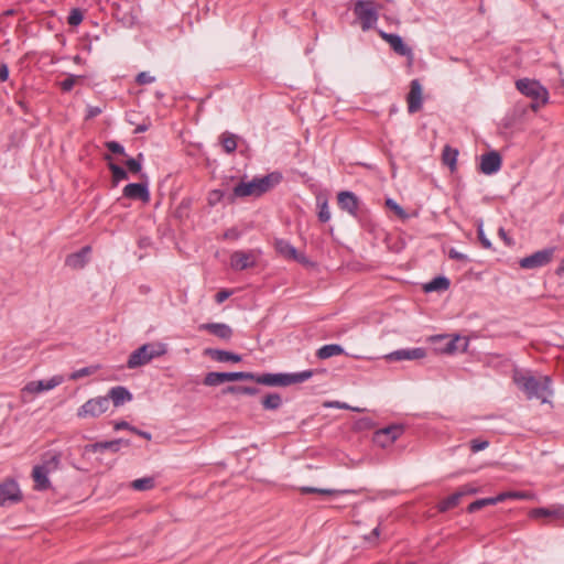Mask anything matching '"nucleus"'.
Segmentation results:
<instances>
[{
	"label": "nucleus",
	"instance_id": "46",
	"mask_svg": "<svg viewBox=\"0 0 564 564\" xmlns=\"http://www.w3.org/2000/svg\"><path fill=\"white\" fill-rule=\"evenodd\" d=\"M498 496H502L503 501L507 499H529L531 497L530 494L524 491H506L499 494Z\"/></svg>",
	"mask_w": 564,
	"mask_h": 564
},
{
	"label": "nucleus",
	"instance_id": "19",
	"mask_svg": "<svg viewBox=\"0 0 564 564\" xmlns=\"http://www.w3.org/2000/svg\"><path fill=\"white\" fill-rule=\"evenodd\" d=\"M426 356L424 348H405L394 350L386 356L390 361H402V360H416L422 359Z\"/></svg>",
	"mask_w": 564,
	"mask_h": 564
},
{
	"label": "nucleus",
	"instance_id": "11",
	"mask_svg": "<svg viewBox=\"0 0 564 564\" xmlns=\"http://www.w3.org/2000/svg\"><path fill=\"white\" fill-rule=\"evenodd\" d=\"M252 378H253V372H243V371L216 372V371H212L205 376L203 382L207 387H216V386L223 384L225 382H229V381H246V380L251 381Z\"/></svg>",
	"mask_w": 564,
	"mask_h": 564
},
{
	"label": "nucleus",
	"instance_id": "18",
	"mask_svg": "<svg viewBox=\"0 0 564 564\" xmlns=\"http://www.w3.org/2000/svg\"><path fill=\"white\" fill-rule=\"evenodd\" d=\"M501 167V156L497 151H491L481 155L479 170L486 175L497 173Z\"/></svg>",
	"mask_w": 564,
	"mask_h": 564
},
{
	"label": "nucleus",
	"instance_id": "54",
	"mask_svg": "<svg viewBox=\"0 0 564 564\" xmlns=\"http://www.w3.org/2000/svg\"><path fill=\"white\" fill-rule=\"evenodd\" d=\"M448 256L451 259H454V260H457V261H463V262H467L469 261L468 257L459 251H457L456 249H451L449 252H448Z\"/></svg>",
	"mask_w": 564,
	"mask_h": 564
},
{
	"label": "nucleus",
	"instance_id": "35",
	"mask_svg": "<svg viewBox=\"0 0 564 564\" xmlns=\"http://www.w3.org/2000/svg\"><path fill=\"white\" fill-rule=\"evenodd\" d=\"M358 525L357 534L364 540V543L366 545H372L376 543L378 536H379V525H376L370 533H367L365 529L359 528V523H356Z\"/></svg>",
	"mask_w": 564,
	"mask_h": 564
},
{
	"label": "nucleus",
	"instance_id": "20",
	"mask_svg": "<svg viewBox=\"0 0 564 564\" xmlns=\"http://www.w3.org/2000/svg\"><path fill=\"white\" fill-rule=\"evenodd\" d=\"M381 37L388 42L391 48L401 56L412 57V50L404 44L402 37L398 34L386 33L380 31Z\"/></svg>",
	"mask_w": 564,
	"mask_h": 564
},
{
	"label": "nucleus",
	"instance_id": "13",
	"mask_svg": "<svg viewBox=\"0 0 564 564\" xmlns=\"http://www.w3.org/2000/svg\"><path fill=\"white\" fill-rule=\"evenodd\" d=\"M109 408L107 397H97L86 401L78 410L77 416L82 419L97 417L105 413Z\"/></svg>",
	"mask_w": 564,
	"mask_h": 564
},
{
	"label": "nucleus",
	"instance_id": "64",
	"mask_svg": "<svg viewBox=\"0 0 564 564\" xmlns=\"http://www.w3.org/2000/svg\"><path fill=\"white\" fill-rule=\"evenodd\" d=\"M145 130H147V126H138L135 129V132L139 133V132H143Z\"/></svg>",
	"mask_w": 564,
	"mask_h": 564
},
{
	"label": "nucleus",
	"instance_id": "3",
	"mask_svg": "<svg viewBox=\"0 0 564 564\" xmlns=\"http://www.w3.org/2000/svg\"><path fill=\"white\" fill-rule=\"evenodd\" d=\"M313 375V370H304L295 373H253L251 381L268 387H288L304 382L312 378Z\"/></svg>",
	"mask_w": 564,
	"mask_h": 564
},
{
	"label": "nucleus",
	"instance_id": "1",
	"mask_svg": "<svg viewBox=\"0 0 564 564\" xmlns=\"http://www.w3.org/2000/svg\"><path fill=\"white\" fill-rule=\"evenodd\" d=\"M512 378L529 400L538 399L542 403H547L549 399L553 395L550 376L534 377L529 372L516 370Z\"/></svg>",
	"mask_w": 564,
	"mask_h": 564
},
{
	"label": "nucleus",
	"instance_id": "57",
	"mask_svg": "<svg viewBox=\"0 0 564 564\" xmlns=\"http://www.w3.org/2000/svg\"><path fill=\"white\" fill-rule=\"evenodd\" d=\"M9 77V67L6 63L0 64V82H6Z\"/></svg>",
	"mask_w": 564,
	"mask_h": 564
},
{
	"label": "nucleus",
	"instance_id": "5",
	"mask_svg": "<svg viewBox=\"0 0 564 564\" xmlns=\"http://www.w3.org/2000/svg\"><path fill=\"white\" fill-rule=\"evenodd\" d=\"M166 352V346L161 343H147L132 351L128 358L127 367L135 369L152 361L154 358L161 357Z\"/></svg>",
	"mask_w": 564,
	"mask_h": 564
},
{
	"label": "nucleus",
	"instance_id": "60",
	"mask_svg": "<svg viewBox=\"0 0 564 564\" xmlns=\"http://www.w3.org/2000/svg\"><path fill=\"white\" fill-rule=\"evenodd\" d=\"M260 392V389L257 387H246V394L248 395H254Z\"/></svg>",
	"mask_w": 564,
	"mask_h": 564
},
{
	"label": "nucleus",
	"instance_id": "25",
	"mask_svg": "<svg viewBox=\"0 0 564 564\" xmlns=\"http://www.w3.org/2000/svg\"><path fill=\"white\" fill-rule=\"evenodd\" d=\"M205 355L209 356L210 358H213L214 360H216L218 362H227V361L239 362V361H241L240 355H237V354H234V352H230L227 350H221V349L208 348L205 350Z\"/></svg>",
	"mask_w": 564,
	"mask_h": 564
},
{
	"label": "nucleus",
	"instance_id": "51",
	"mask_svg": "<svg viewBox=\"0 0 564 564\" xmlns=\"http://www.w3.org/2000/svg\"><path fill=\"white\" fill-rule=\"evenodd\" d=\"M300 490H301L302 494H319V495H323V496L332 495L333 494L332 490L318 489V488H315V487H301Z\"/></svg>",
	"mask_w": 564,
	"mask_h": 564
},
{
	"label": "nucleus",
	"instance_id": "40",
	"mask_svg": "<svg viewBox=\"0 0 564 564\" xmlns=\"http://www.w3.org/2000/svg\"><path fill=\"white\" fill-rule=\"evenodd\" d=\"M142 161H143V154L142 153H139L137 158H130L128 159L124 164L127 166V169L133 173V174H137V173H140L141 170H142Z\"/></svg>",
	"mask_w": 564,
	"mask_h": 564
},
{
	"label": "nucleus",
	"instance_id": "47",
	"mask_svg": "<svg viewBox=\"0 0 564 564\" xmlns=\"http://www.w3.org/2000/svg\"><path fill=\"white\" fill-rule=\"evenodd\" d=\"M488 446H489V442L485 441V440L475 438V440L470 441V449H471L473 453H477V452L484 451Z\"/></svg>",
	"mask_w": 564,
	"mask_h": 564
},
{
	"label": "nucleus",
	"instance_id": "61",
	"mask_svg": "<svg viewBox=\"0 0 564 564\" xmlns=\"http://www.w3.org/2000/svg\"><path fill=\"white\" fill-rule=\"evenodd\" d=\"M555 273L558 275V276H564V258L561 260L558 267L556 268V271Z\"/></svg>",
	"mask_w": 564,
	"mask_h": 564
},
{
	"label": "nucleus",
	"instance_id": "49",
	"mask_svg": "<svg viewBox=\"0 0 564 564\" xmlns=\"http://www.w3.org/2000/svg\"><path fill=\"white\" fill-rule=\"evenodd\" d=\"M106 147L110 152H112L115 154H121V155L126 154L124 148L117 141H109L106 143Z\"/></svg>",
	"mask_w": 564,
	"mask_h": 564
},
{
	"label": "nucleus",
	"instance_id": "58",
	"mask_svg": "<svg viewBox=\"0 0 564 564\" xmlns=\"http://www.w3.org/2000/svg\"><path fill=\"white\" fill-rule=\"evenodd\" d=\"M130 431L135 433L137 435L145 438V440H151V434L149 432H145V431H140L138 430L137 427H130Z\"/></svg>",
	"mask_w": 564,
	"mask_h": 564
},
{
	"label": "nucleus",
	"instance_id": "62",
	"mask_svg": "<svg viewBox=\"0 0 564 564\" xmlns=\"http://www.w3.org/2000/svg\"><path fill=\"white\" fill-rule=\"evenodd\" d=\"M292 260H295V261H297L300 263H307L308 262L306 257L303 253H299V252H296V257L293 258Z\"/></svg>",
	"mask_w": 564,
	"mask_h": 564
},
{
	"label": "nucleus",
	"instance_id": "21",
	"mask_svg": "<svg viewBox=\"0 0 564 564\" xmlns=\"http://www.w3.org/2000/svg\"><path fill=\"white\" fill-rule=\"evenodd\" d=\"M91 248L89 246L83 247L79 251L70 253L65 259V264L72 269H83L88 260Z\"/></svg>",
	"mask_w": 564,
	"mask_h": 564
},
{
	"label": "nucleus",
	"instance_id": "7",
	"mask_svg": "<svg viewBox=\"0 0 564 564\" xmlns=\"http://www.w3.org/2000/svg\"><path fill=\"white\" fill-rule=\"evenodd\" d=\"M64 382V377L61 375L53 376L48 380H35L28 382L22 389L20 393L21 401L23 403H28L29 395L42 393L44 391L53 390Z\"/></svg>",
	"mask_w": 564,
	"mask_h": 564
},
{
	"label": "nucleus",
	"instance_id": "31",
	"mask_svg": "<svg viewBox=\"0 0 564 564\" xmlns=\"http://www.w3.org/2000/svg\"><path fill=\"white\" fill-rule=\"evenodd\" d=\"M449 288V280L445 276H436L425 284L426 292L446 291Z\"/></svg>",
	"mask_w": 564,
	"mask_h": 564
},
{
	"label": "nucleus",
	"instance_id": "22",
	"mask_svg": "<svg viewBox=\"0 0 564 564\" xmlns=\"http://www.w3.org/2000/svg\"><path fill=\"white\" fill-rule=\"evenodd\" d=\"M529 516L533 519L551 517L555 520H564V506L554 505L549 508H535L530 511Z\"/></svg>",
	"mask_w": 564,
	"mask_h": 564
},
{
	"label": "nucleus",
	"instance_id": "16",
	"mask_svg": "<svg viewBox=\"0 0 564 564\" xmlns=\"http://www.w3.org/2000/svg\"><path fill=\"white\" fill-rule=\"evenodd\" d=\"M145 182L142 183H130L123 188V196L129 199H140L143 203H148L150 200V192L148 187V180L144 174L141 175Z\"/></svg>",
	"mask_w": 564,
	"mask_h": 564
},
{
	"label": "nucleus",
	"instance_id": "6",
	"mask_svg": "<svg viewBox=\"0 0 564 564\" xmlns=\"http://www.w3.org/2000/svg\"><path fill=\"white\" fill-rule=\"evenodd\" d=\"M517 89L524 96L532 99L531 109L536 111L549 100V91L538 80L521 78L516 82Z\"/></svg>",
	"mask_w": 564,
	"mask_h": 564
},
{
	"label": "nucleus",
	"instance_id": "23",
	"mask_svg": "<svg viewBox=\"0 0 564 564\" xmlns=\"http://www.w3.org/2000/svg\"><path fill=\"white\" fill-rule=\"evenodd\" d=\"M199 329L209 332L220 339L228 340L232 336V329L229 325L224 323H206L199 326Z\"/></svg>",
	"mask_w": 564,
	"mask_h": 564
},
{
	"label": "nucleus",
	"instance_id": "12",
	"mask_svg": "<svg viewBox=\"0 0 564 564\" xmlns=\"http://www.w3.org/2000/svg\"><path fill=\"white\" fill-rule=\"evenodd\" d=\"M23 499L22 491L19 487V484L12 479L8 478L0 484V506L9 507L15 503L21 502Z\"/></svg>",
	"mask_w": 564,
	"mask_h": 564
},
{
	"label": "nucleus",
	"instance_id": "33",
	"mask_svg": "<svg viewBox=\"0 0 564 564\" xmlns=\"http://www.w3.org/2000/svg\"><path fill=\"white\" fill-rule=\"evenodd\" d=\"M316 203L318 207V219L322 223H327L330 219L327 199L324 195H317Z\"/></svg>",
	"mask_w": 564,
	"mask_h": 564
},
{
	"label": "nucleus",
	"instance_id": "14",
	"mask_svg": "<svg viewBox=\"0 0 564 564\" xmlns=\"http://www.w3.org/2000/svg\"><path fill=\"white\" fill-rule=\"evenodd\" d=\"M434 341H442L443 346L440 350L445 354L464 352L468 348V339L459 335L451 337L448 335H437L433 337Z\"/></svg>",
	"mask_w": 564,
	"mask_h": 564
},
{
	"label": "nucleus",
	"instance_id": "52",
	"mask_svg": "<svg viewBox=\"0 0 564 564\" xmlns=\"http://www.w3.org/2000/svg\"><path fill=\"white\" fill-rule=\"evenodd\" d=\"M372 425H373L372 420L368 419V417L355 420V430H366V429H370Z\"/></svg>",
	"mask_w": 564,
	"mask_h": 564
},
{
	"label": "nucleus",
	"instance_id": "8",
	"mask_svg": "<svg viewBox=\"0 0 564 564\" xmlns=\"http://www.w3.org/2000/svg\"><path fill=\"white\" fill-rule=\"evenodd\" d=\"M557 251V247H547L541 250L533 252L530 256H527L519 261V265L522 269L532 270L542 268L549 264L553 258L555 252Z\"/></svg>",
	"mask_w": 564,
	"mask_h": 564
},
{
	"label": "nucleus",
	"instance_id": "26",
	"mask_svg": "<svg viewBox=\"0 0 564 564\" xmlns=\"http://www.w3.org/2000/svg\"><path fill=\"white\" fill-rule=\"evenodd\" d=\"M122 443H123L122 440L97 442V443L87 445L86 451L93 452V453L110 451V452L116 453L120 449V446Z\"/></svg>",
	"mask_w": 564,
	"mask_h": 564
},
{
	"label": "nucleus",
	"instance_id": "63",
	"mask_svg": "<svg viewBox=\"0 0 564 564\" xmlns=\"http://www.w3.org/2000/svg\"><path fill=\"white\" fill-rule=\"evenodd\" d=\"M459 490H466L467 491L466 495H471V494H475L477 491L474 487L468 486V485L463 486Z\"/></svg>",
	"mask_w": 564,
	"mask_h": 564
},
{
	"label": "nucleus",
	"instance_id": "50",
	"mask_svg": "<svg viewBox=\"0 0 564 564\" xmlns=\"http://www.w3.org/2000/svg\"><path fill=\"white\" fill-rule=\"evenodd\" d=\"M223 394H246V387L228 386L225 389H223Z\"/></svg>",
	"mask_w": 564,
	"mask_h": 564
},
{
	"label": "nucleus",
	"instance_id": "36",
	"mask_svg": "<svg viewBox=\"0 0 564 564\" xmlns=\"http://www.w3.org/2000/svg\"><path fill=\"white\" fill-rule=\"evenodd\" d=\"M338 206L343 210H347L349 214H352V192L345 191L340 192L337 196Z\"/></svg>",
	"mask_w": 564,
	"mask_h": 564
},
{
	"label": "nucleus",
	"instance_id": "28",
	"mask_svg": "<svg viewBox=\"0 0 564 564\" xmlns=\"http://www.w3.org/2000/svg\"><path fill=\"white\" fill-rule=\"evenodd\" d=\"M275 249L276 251L286 259H293L296 257L297 250L286 240L276 239L275 240Z\"/></svg>",
	"mask_w": 564,
	"mask_h": 564
},
{
	"label": "nucleus",
	"instance_id": "2",
	"mask_svg": "<svg viewBox=\"0 0 564 564\" xmlns=\"http://www.w3.org/2000/svg\"><path fill=\"white\" fill-rule=\"evenodd\" d=\"M281 180L279 174H269L260 178H253L250 182H240L234 187L232 193L228 196L229 202H234L236 197L261 196L271 189Z\"/></svg>",
	"mask_w": 564,
	"mask_h": 564
},
{
	"label": "nucleus",
	"instance_id": "48",
	"mask_svg": "<svg viewBox=\"0 0 564 564\" xmlns=\"http://www.w3.org/2000/svg\"><path fill=\"white\" fill-rule=\"evenodd\" d=\"M155 80L154 76H151L148 72H141L135 77V83L139 85L151 84Z\"/></svg>",
	"mask_w": 564,
	"mask_h": 564
},
{
	"label": "nucleus",
	"instance_id": "38",
	"mask_svg": "<svg viewBox=\"0 0 564 564\" xmlns=\"http://www.w3.org/2000/svg\"><path fill=\"white\" fill-rule=\"evenodd\" d=\"M131 487L138 491L150 490L154 487V479L152 477L139 478L131 482Z\"/></svg>",
	"mask_w": 564,
	"mask_h": 564
},
{
	"label": "nucleus",
	"instance_id": "10",
	"mask_svg": "<svg viewBox=\"0 0 564 564\" xmlns=\"http://www.w3.org/2000/svg\"><path fill=\"white\" fill-rule=\"evenodd\" d=\"M260 256L259 250H237L230 256V267L235 271H243L254 268Z\"/></svg>",
	"mask_w": 564,
	"mask_h": 564
},
{
	"label": "nucleus",
	"instance_id": "42",
	"mask_svg": "<svg viewBox=\"0 0 564 564\" xmlns=\"http://www.w3.org/2000/svg\"><path fill=\"white\" fill-rule=\"evenodd\" d=\"M82 79L78 75H68L64 80L59 83V87L64 93H68L73 89L75 84Z\"/></svg>",
	"mask_w": 564,
	"mask_h": 564
},
{
	"label": "nucleus",
	"instance_id": "56",
	"mask_svg": "<svg viewBox=\"0 0 564 564\" xmlns=\"http://www.w3.org/2000/svg\"><path fill=\"white\" fill-rule=\"evenodd\" d=\"M231 291L229 290H223V291H219L216 296H215V301L220 304L223 303L224 301H226L230 295H231Z\"/></svg>",
	"mask_w": 564,
	"mask_h": 564
},
{
	"label": "nucleus",
	"instance_id": "32",
	"mask_svg": "<svg viewBox=\"0 0 564 564\" xmlns=\"http://www.w3.org/2000/svg\"><path fill=\"white\" fill-rule=\"evenodd\" d=\"M341 352H343L341 346H339L337 344H330V345H325V346L321 347L317 350L316 356L319 359H327V358H330L333 356H338Z\"/></svg>",
	"mask_w": 564,
	"mask_h": 564
},
{
	"label": "nucleus",
	"instance_id": "39",
	"mask_svg": "<svg viewBox=\"0 0 564 564\" xmlns=\"http://www.w3.org/2000/svg\"><path fill=\"white\" fill-rule=\"evenodd\" d=\"M99 366L96 365V366H88V367H84V368H80L74 372H72L69 375V379L70 380H78L80 378H84V377H87V376H90V375H94L95 372H97L99 370Z\"/></svg>",
	"mask_w": 564,
	"mask_h": 564
},
{
	"label": "nucleus",
	"instance_id": "43",
	"mask_svg": "<svg viewBox=\"0 0 564 564\" xmlns=\"http://www.w3.org/2000/svg\"><path fill=\"white\" fill-rule=\"evenodd\" d=\"M84 14L83 11L78 8H74L70 10L69 15L67 18V22L72 26H77L83 22Z\"/></svg>",
	"mask_w": 564,
	"mask_h": 564
},
{
	"label": "nucleus",
	"instance_id": "53",
	"mask_svg": "<svg viewBox=\"0 0 564 564\" xmlns=\"http://www.w3.org/2000/svg\"><path fill=\"white\" fill-rule=\"evenodd\" d=\"M224 196H225V194H224L223 191L215 189V191L210 192L209 197H208V202H209L210 205H215L218 202H220L224 198Z\"/></svg>",
	"mask_w": 564,
	"mask_h": 564
},
{
	"label": "nucleus",
	"instance_id": "44",
	"mask_svg": "<svg viewBox=\"0 0 564 564\" xmlns=\"http://www.w3.org/2000/svg\"><path fill=\"white\" fill-rule=\"evenodd\" d=\"M386 206L389 209L393 210L400 218H406L408 217V215L404 212V209L395 200H393L392 198H388L386 200Z\"/></svg>",
	"mask_w": 564,
	"mask_h": 564
},
{
	"label": "nucleus",
	"instance_id": "37",
	"mask_svg": "<svg viewBox=\"0 0 564 564\" xmlns=\"http://www.w3.org/2000/svg\"><path fill=\"white\" fill-rule=\"evenodd\" d=\"M220 142L224 150L227 153H232L237 149V137L231 133H223L220 137Z\"/></svg>",
	"mask_w": 564,
	"mask_h": 564
},
{
	"label": "nucleus",
	"instance_id": "41",
	"mask_svg": "<svg viewBox=\"0 0 564 564\" xmlns=\"http://www.w3.org/2000/svg\"><path fill=\"white\" fill-rule=\"evenodd\" d=\"M109 170L111 171L112 180L116 184L128 178L127 171L115 163H109Z\"/></svg>",
	"mask_w": 564,
	"mask_h": 564
},
{
	"label": "nucleus",
	"instance_id": "59",
	"mask_svg": "<svg viewBox=\"0 0 564 564\" xmlns=\"http://www.w3.org/2000/svg\"><path fill=\"white\" fill-rule=\"evenodd\" d=\"M130 427H132V426L126 421H120L115 424V430H129L130 431Z\"/></svg>",
	"mask_w": 564,
	"mask_h": 564
},
{
	"label": "nucleus",
	"instance_id": "9",
	"mask_svg": "<svg viewBox=\"0 0 564 564\" xmlns=\"http://www.w3.org/2000/svg\"><path fill=\"white\" fill-rule=\"evenodd\" d=\"M355 15L359 19L364 31L373 28L378 21V13L372 1L355 2Z\"/></svg>",
	"mask_w": 564,
	"mask_h": 564
},
{
	"label": "nucleus",
	"instance_id": "15",
	"mask_svg": "<svg viewBox=\"0 0 564 564\" xmlns=\"http://www.w3.org/2000/svg\"><path fill=\"white\" fill-rule=\"evenodd\" d=\"M402 433L403 427L401 425H390L378 430L373 434L372 441L380 447H387L391 445L395 440H398Z\"/></svg>",
	"mask_w": 564,
	"mask_h": 564
},
{
	"label": "nucleus",
	"instance_id": "27",
	"mask_svg": "<svg viewBox=\"0 0 564 564\" xmlns=\"http://www.w3.org/2000/svg\"><path fill=\"white\" fill-rule=\"evenodd\" d=\"M466 494H467L466 490H457L453 495L443 499L437 506L438 511L446 512V511L455 508L459 503L462 497H464Z\"/></svg>",
	"mask_w": 564,
	"mask_h": 564
},
{
	"label": "nucleus",
	"instance_id": "29",
	"mask_svg": "<svg viewBox=\"0 0 564 564\" xmlns=\"http://www.w3.org/2000/svg\"><path fill=\"white\" fill-rule=\"evenodd\" d=\"M503 501V497L502 496H496V497H490V498H482V499H478L474 502H471L467 510L468 512H476L478 510H480L481 508L486 507V506H491V505H496L498 502H502Z\"/></svg>",
	"mask_w": 564,
	"mask_h": 564
},
{
	"label": "nucleus",
	"instance_id": "45",
	"mask_svg": "<svg viewBox=\"0 0 564 564\" xmlns=\"http://www.w3.org/2000/svg\"><path fill=\"white\" fill-rule=\"evenodd\" d=\"M477 235H478V239L481 243V246L485 248V249H491V241L486 237L485 232H484V228H482V221L479 220L478 224H477Z\"/></svg>",
	"mask_w": 564,
	"mask_h": 564
},
{
	"label": "nucleus",
	"instance_id": "4",
	"mask_svg": "<svg viewBox=\"0 0 564 564\" xmlns=\"http://www.w3.org/2000/svg\"><path fill=\"white\" fill-rule=\"evenodd\" d=\"M61 465V455L59 454H45L42 458V463L35 465L32 470V478L34 480V489L35 490H47L51 488V481L48 479V475L53 471H56Z\"/></svg>",
	"mask_w": 564,
	"mask_h": 564
},
{
	"label": "nucleus",
	"instance_id": "24",
	"mask_svg": "<svg viewBox=\"0 0 564 564\" xmlns=\"http://www.w3.org/2000/svg\"><path fill=\"white\" fill-rule=\"evenodd\" d=\"M106 397L108 398V401H112L115 406H120L132 399V394L129 390L121 386L111 388Z\"/></svg>",
	"mask_w": 564,
	"mask_h": 564
},
{
	"label": "nucleus",
	"instance_id": "34",
	"mask_svg": "<svg viewBox=\"0 0 564 564\" xmlns=\"http://www.w3.org/2000/svg\"><path fill=\"white\" fill-rule=\"evenodd\" d=\"M261 404L264 410H278L282 405V398L279 393H269L262 399Z\"/></svg>",
	"mask_w": 564,
	"mask_h": 564
},
{
	"label": "nucleus",
	"instance_id": "55",
	"mask_svg": "<svg viewBox=\"0 0 564 564\" xmlns=\"http://www.w3.org/2000/svg\"><path fill=\"white\" fill-rule=\"evenodd\" d=\"M101 111H102V109L100 107L88 106L87 112H86V119L87 120L93 119V118L97 117L98 115H100Z\"/></svg>",
	"mask_w": 564,
	"mask_h": 564
},
{
	"label": "nucleus",
	"instance_id": "30",
	"mask_svg": "<svg viewBox=\"0 0 564 564\" xmlns=\"http://www.w3.org/2000/svg\"><path fill=\"white\" fill-rule=\"evenodd\" d=\"M457 156L458 151L456 149H453L449 145L444 147L442 160L443 163L451 169V171H455L456 169Z\"/></svg>",
	"mask_w": 564,
	"mask_h": 564
},
{
	"label": "nucleus",
	"instance_id": "17",
	"mask_svg": "<svg viewBox=\"0 0 564 564\" xmlns=\"http://www.w3.org/2000/svg\"><path fill=\"white\" fill-rule=\"evenodd\" d=\"M423 89L419 79H413L410 83V91L406 96L408 111L415 113L422 108Z\"/></svg>",
	"mask_w": 564,
	"mask_h": 564
}]
</instances>
